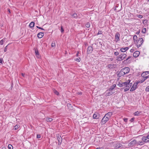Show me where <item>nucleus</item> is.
<instances>
[{
    "instance_id": "obj_52",
    "label": "nucleus",
    "mask_w": 149,
    "mask_h": 149,
    "mask_svg": "<svg viewBox=\"0 0 149 149\" xmlns=\"http://www.w3.org/2000/svg\"><path fill=\"white\" fill-rule=\"evenodd\" d=\"M3 59L1 58H0V63H2Z\"/></svg>"
},
{
    "instance_id": "obj_58",
    "label": "nucleus",
    "mask_w": 149,
    "mask_h": 149,
    "mask_svg": "<svg viewBox=\"0 0 149 149\" xmlns=\"http://www.w3.org/2000/svg\"><path fill=\"white\" fill-rule=\"evenodd\" d=\"M96 149H103L102 148H97Z\"/></svg>"
},
{
    "instance_id": "obj_38",
    "label": "nucleus",
    "mask_w": 149,
    "mask_h": 149,
    "mask_svg": "<svg viewBox=\"0 0 149 149\" xmlns=\"http://www.w3.org/2000/svg\"><path fill=\"white\" fill-rule=\"evenodd\" d=\"M120 34L118 33H117L115 35V37H119Z\"/></svg>"
},
{
    "instance_id": "obj_48",
    "label": "nucleus",
    "mask_w": 149,
    "mask_h": 149,
    "mask_svg": "<svg viewBox=\"0 0 149 149\" xmlns=\"http://www.w3.org/2000/svg\"><path fill=\"white\" fill-rule=\"evenodd\" d=\"M77 94L79 95H81L82 94V93L81 92H77Z\"/></svg>"
},
{
    "instance_id": "obj_49",
    "label": "nucleus",
    "mask_w": 149,
    "mask_h": 149,
    "mask_svg": "<svg viewBox=\"0 0 149 149\" xmlns=\"http://www.w3.org/2000/svg\"><path fill=\"white\" fill-rule=\"evenodd\" d=\"M138 17L139 18H141L143 17V16L141 15H138Z\"/></svg>"
},
{
    "instance_id": "obj_51",
    "label": "nucleus",
    "mask_w": 149,
    "mask_h": 149,
    "mask_svg": "<svg viewBox=\"0 0 149 149\" xmlns=\"http://www.w3.org/2000/svg\"><path fill=\"white\" fill-rule=\"evenodd\" d=\"M7 46H6L4 48V52H6L7 51Z\"/></svg>"
},
{
    "instance_id": "obj_9",
    "label": "nucleus",
    "mask_w": 149,
    "mask_h": 149,
    "mask_svg": "<svg viewBox=\"0 0 149 149\" xmlns=\"http://www.w3.org/2000/svg\"><path fill=\"white\" fill-rule=\"evenodd\" d=\"M93 51V49L91 46H89L87 48V53L88 54L91 53Z\"/></svg>"
},
{
    "instance_id": "obj_15",
    "label": "nucleus",
    "mask_w": 149,
    "mask_h": 149,
    "mask_svg": "<svg viewBox=\"0 0 149 149\" xmlns=\"http://www.w3.org/2000/svg\"><path fill=\"white\" fill-rule=\"evenodd\" d=\"M130 79H128L127 81L126 82H125L123 83V86H128V84L130 82Z\"/></svg>"
},
{
    "instance_id": "obj_45",
    "label": "nucleus",
    "mask_w": 149,
    "mask_h": 149,
    "mask_svg": "<svg viewBox=\"0 0 149 149\" xmlns=\"http://www.w3.org/2000/svg\"><path fill=\"white\" fill-rule=\"evenodd\" d=\"M119 53L118 52H114V55L116 56H117L119 55Z\"/></svg>"
},
{
    "instance_id": "obj_47",
    "label": "nucleus",
    "mask_w": 149,
    "mask_h": 149,
    "mask_svg": "<svg viewBox=\"0 0 149 149\" xmlns=\"http://www.w3.org/2000/svg\"><path fill=\"white\" fill-rule=\"evenodd\" d=\"M54 93L57 95H58L59 94L58 92L56 90L54 91Z\"/></svg>"
},
{
    "instance_id": "obj_36",
    "label": "nucleus",
    "mask_w": 149,
    "mask_h": 149,
    "mask_svg": "<svg viewBox=\"0 0 149 149\" xmlns=\"http://www.w3.org/2000/svg\"><path fill=\"white\" fill-rule=\"evenodd\" d=\"M120 87H122L124 86H123V83H119V84L118 85Z\"/></svg>"
},
{
    "instance_id": "obj_34",
    "label": "nucleus",
    "mask_w": 149,
    "mask_h": 149,
    "mask_svg": "<svg viewBox=\"0 0 149 149\" xmlns=\"http://www.w3.org/2000/svg\"><path fill=\"white\" fill-rule=\"evenodd\" d=\"M55 42H52L51 44V47H55Z\"/></svg>"
},
{
    "instance_id": "obj_64",
    "label": "nucleus",
    "mask_w": 149,
    "mask_h": 149,
    "mask_svg": "<svg viewBox=\"0 0 149 149\" xmlns=\"http://www.w3.org/2000/svg\"><path fill=\"white\" fill-rule=\"evenodd\" d=\"M110 59L111 60V61H112L113 59V58H110Z\"/></svg>"
},
{
    "instance_id": "obj_18",
    "label": "nucleus",
    "mask_w": 149,
    "mask_h": 149,
    "mask_svg": "<svg viewBox=\"0 0 149 149\" xmlns=\"http://www.w3.org/2000/svg\"><path fill=\"white\" fill-rule=\"evenodd\" d=\"M115 65L114 64H109L107 66L108 68L110 69H113L115 68Z\"/></svg>"
},
{
    "instance_id": "obj_3",
    "label": "nucleus",
    "mask_w": 149,
    "mask_h": 149,
    "mask_svg": "<svg viewBox=\"0 0 149 149\" xmlns=\"http://www.w3.org/2000/svg\"><path fill=\"white\" fill-rule=\"evenodd\" d=\"M127 55L125 54H121L117 57V60L118 61H121L125 59Z\"/></svg>"
},
{
    "instance_id": "obj_8",
    "label": "nucleus",
    "mask_w": 149,
    "mask_h": 149,
    "mask_svg": "<svg viewBox=\"0 0 149 149\" xmlns=\"http://www.w3.org/2000/svg\"><path fill=\"white\" fill-rule=\"evenodd\" d=\"M109 119L107 118L105 116H104V117L102 118V123L103 124H104L106 123Z\"/></svg>"
},
{
    "instance_id": "obj_2",
    "label": "nucleus",
    "mask_w": 149,
    "mask_h": 149,
    "mask_svg": "<svg viewBox=\"0 0 149 149\" xmlns=\"http://www.w3.org/2000/svg\"><path fill=\"white\" fill-rule=\"evenodd\" d=\"M141 76L144 78L143 81L148 77L149 76V72L146 71L142 73L141 74Z\"/></svg>"
},
{
    "instance_id": "obj_41",
    "label": "nucleus",
    "mask_w": 149,
    "mask_h": 149,
    "mask_svg": "<svg viewBox=\"0 0 149 149\" xmlns=\"http://www.w3.org/2000/svg\"><path fill=\"white\" fill-rule=\"evenodd\" d=\"M145 137H146L147 139V140L149 142V134L147 136H145Z\"/></svg>"
},
{
    "instance_id": "obj_28",
    "label": "nucleus",
    "mask_w": 149,
    "mask_h": 149,
    "mask_svg": "<svg viewBox=\"0 0 149 149\" xmlns=\"http://www.w3.org/2000/svg\"><path fill=\"white\" fill-rule=\"evenodd\" d=\"M130 88L129 87H128V86H126V88H125L124 89V91L125 92L129 90V89Z\"/></svg>"
},
{
    "instance_id": "obj_54",
    "label": "nucleus",
    "mask_w": 149,
    "mask_h": 149,
    "mask_svg": "<svg viewBox=\"0 0 149 149\" xmlns=\"http://www.w3.org/2000/svg\"><path fill=\"white\" fill-rule=\"evenodd\" d=\"M134 51V50L133 49H131L130 50V52H131L132 53Z\"/></svg>"
},
{
    "instance_id": "obj_42",
    "label": "nucleus",
    "mask_w": 149,
    "mask_h": 149,
    "mask_svg": "<svg viewBox=\"0 0 149 149\" xmlns=\"http://www.w3.org/2000/svg\"><path fill=\"white\" fill-rule=\"evenodd\" d=\"M75 60L78 62H79L81 60V59L80 58H76Z\"/></svg>"
},
{
    "instance_id": "obj_4",
    "label": "nucleus",
    "mask_w": 149,
    "mask_h": 149,
    "mask_svg": "<svg viewBox=\"0 0 149 149\" xmlns=\"http://www.w3.org/2000/svg\"><path fill=\"white\" fill-rule=\"evenodd\" d=\"M141 138H142L141 135L139 136L136 137V138L137 139V145L142 146L144 144H141V143H142V142H141V143H140L141 142L143 141V140H142L140 139Z\"/></svg>"
},
{
    "instance_id": "obj_22",
    "label": "nucleus",
    "mask_w": 149,
    "mask_h": 149,
    "mask_svg": "<svg viewBox=\"0 0 149 149\" xmlns=\"http://www.w3.org/2000/svg\"><path fill=\"white\" fill-rule=\"evenodd\" d=\"M141 112L140 111H137L134 113V114L135 116H138L140 115V113Z\"/></svg>"
},
{
    "instance_id": "obj_57",
    "label": "nucleus",
    "mask_w": 149,
    "mask_h": 149,
    "mask_svg": "<svg viewBox=\"0 0 149 149\" xmlns=\"http://www.w3.org/2000/svg\"><path fill=\"white\" fill-rule=\"evenodd\" d=\"M8 10L9 13H10V10L9 8L8 9Z\"/></svg>"
},
{
    "instance_id": "obj_61",
    "label": "nucleus",
    "mask_w": 149,
    "mask_h": 149,
    "mask_svg": "<svg viewBox=\"0 0 149 149\" xmlns=\"http://www.w3.org/2000/svg\"><path fill=\"white\" fill-rule=\"evenodd\" d=\"M99 44L101 45H102V42H99Z\"/></svg>"
},
{
    "instance_id": "obj_37",
    "label": "nucleus",
    "mask_w": 149,
    "mask_h": 149,
    "mask_svg": "<svg viewBox=\"0 0 149 149\" xmlns=\"http://www.w3.org/2000/svg\"><path fill=\"white\" fill-rule=\"evenodd\" d=\"M145 91L147 92H149V86L146 88Z\"/></svg>"
},
{
    "instance_id": "obj_20",
    "label": "nucleus",
    "mask_w": 149,
    "mask_h": 149,
    "mask_svg": "<svg viewBox=\"0 0 149 149\" xmlns=\"http://www.w3.org/2000/svg\"><path fill=\"white\" fill-rule=\"evenodd\" d=\"M122 71V69H121L118 74V76L120 77H121L125 75V74H124V73Z\"/></svg>"
},
{
    "instance_id": "obj_14",
    "label": "nucleus",
    "mask_w": 149,
    "mask_h": 149,
    "mask_svg": "<svg viewBox=\"0 0 149 149\" xmlns=\"http://www.w3.org/2000/svg\"><path fill=\"white\" fill-rule=\"evenodd\" d=\"M112 115V113L111 112H109L107 113L104 116L107 118H108V119H109L111 116Z\"/></svg>"
},
{
    "instance_id": "obj_19",
    "label": "nucleus",
    "mask_w": 149,
    "mask_h": 149,
    "mask_svg": "<svg viewBox=\"0 0 149 149\" xmlns=\"http://www.w3.org/2000/svg\"><path fill=\"white\" fill-rule=\"evenodd\" d=\"M35 53L36 57L38 58H39L40 57L39 53L37 49H35Z\"/></svg>"
},
{
    "instance_id": "obj_46",
    "label": "nucleus",
    "mask_w": 149,
    "mask_h": 149,
    "mask_svg": "<svg viewBox=\"0 0 149 149\" xmlns=\"http://www.w3.org/2000/svg\"><path fill=\"white\" fill-rule=\"evenodd\" d=\"M61 32H63L64 31V30L62 26L61 27Z\"/></svg>"
},
{
    "instance_id": "obj_35",
    "label": "nucleus",
    "mask_w": 149,
    "mask_h": 149,
    "mask_svg": "<svg viewBox=\"0 0 149 149\" xmlns=\"http://www.w3.org/2000/svg\"><path fill=\"white\" fill-rule=\"evenodd\" d=\"M18 128V125H16L14 127V130H16Z\"/></svg>"
},
{
    "instance_id": "obj_26",
    "label": "nucleus",
    "mask_w": 149,
    "mask_h": 149,
    "mask_svg": "<svg viewBox=\"0 0 149 149\" xmlns=\"http://www.w3.org/2000/svg\"><path fill=\"white\" fill-rule=\"evenodd\" d=\"M46 120L47 122H50L53 120V119L51 118H46Z\"/></svg>"
},
{
    "instance_id": "obj_5",
    "label": "nucleus",
    "mask_w": 149,
    "mask_h": 149,
    "mask_svg": "<svg viewBox=\"0 0 149 149\" xmlns=\"http://www.w3.org/2000/svg\"><path fill=\"white\" fill-rule=\"evenodd\" d=\"M142 138H140V139L142 140H143V141L141 142L140 143L142 142L141 143V144H145V143L148 142V141L147 140L146 138L145 137V136H143V135H141Z\"/></svg>"
},
{
    "instance_id": "obj_32",
    "label": "nucleus",
    "mask_w": 149,
    "mask_h": 149,
    "mask_svg": "<svg viewBox=\"0 0 149 149\" xmlns=\"http://www.w3.org/2000/svg\"><path fill=\"white\" fill-rule=\"evenodd\" d=\"M133 58V57L132 56H129L124 61H128L129 59H131V58Z\"/></svg>"
},
{
    "instance_id": "obj_39",
    "label": "nucleus",
    "mask_w": 149,
    "mask_h": 149,
    "mask_svg": "<svg viewBox=\"0 0 149 149\" xmlns=\"http://www.w3.org/2000/svg\"><path fill=\"white\" fill-rule=\"evenodd\" d=\"M132 83H129L128 84V87H129L130 88L131 86H132Z\"/></svg>"
},
{
    "instance_id": "obj_62",
    "label": "nucleus",
    "mask_w": 149,
    "mask_h": 149,
    "mask_svg": "<svg viewBox=\"0 0 149 149\" xmlns=\"http://www.w3.org/2000/svg\"><path fill=\"white\" fill-rule=\"evenodd\" d=\"M78 54H79V52H78L77 53V54H76V55H77V56H78Z\"/></svg>"
},
{
    "instance_id": "obj_11",
    "label": "nucleus",
    "mask_w": 149,
    "mask_h": 149,
    "mask_svg": "<svg viewBox=\"0 0 149 149\" xmlns=\"http://www.w3.org/2000/svg\"><path fill=\"white\" fill-rule=\"evenodd\" d=\"M137 84H135V83H134L133 84V85L132 86V87L131 88L130 90V91H133L135 90L136 88V86Z\"/></svg>"
},
{
    "instance_id": "obj_1",
    "label": "nucleus",
    "mask_w": 149,
    "mask_h": 149,
    "mask_svg": "<svg viewBox=\"0 0 149 149\" xmlns=\"http://www.w3.org/2000/svg\"><path fill=\"white\" fill-rule=\"evenodd\" d=\"M135 43L137 47H139L142 44L143 40L142 38H133Z\"/></svg>"
},
{
    "instance_id": "obj_24",
    "label": "nucleus",
    "mask_w": 149,
    "mask_h": 149,
    "mask_svg": "<svg viewBox=\"0 0 149 149\" xmlns=\"http://www.w3.org/2000/svg\"><path fill=\"white\" fill-rule=\"evenodd\" d=\"M98 113H95L93 116V118L94 119H97L98 117L97 116Z\"/></svg>"
},
{
    "instance_id": "obj_6",
    "label": "nucleus",
    "mask_w": 149,
    "mask_h": 149,
    "mask_svg": "<svg viewBox=\"0 0 149 149\" xmlns=\"http://www.w3.org/2000/svg\"><path fill=\"white\" fill-rule=\"evenodd\" d=\"M130 68L128 67H126L122 69V71L124 72V74H127L130 71Z\"/></svg>"
},
{
    "instance_id": "obj_25",
    "label": "nucleus",
    "mask_w": 149,
    "mask_h": 149,
    "mask_svg": "<svg viewBox=\"0 0 149 149\" xmlns=\"http://www.w3.org/2000/svg\"><path fill=\"white\" fill-rule=\"evenodd\" d=\"M74 18H77L78 17V16L77 14L75 13H74L73 14L71 15Z\"/></svg>"
},
{
    "instance_id": "obj_27",
    "label": "nucleus",
    "mask_w": 149,
    "mask_h": 149,
    "mask_svg": "<svg viewBox=\"0 0 149 149\" xmlns=\"http://www.w3.org/2000/svg\"><path fill=\"white\" fill-rule=\"evenodd\" d=\"M5 41V39L3 38L0 41V45H2L3 44L4 42Z\"/></svg>"
},
{
    "instance_id": "obj_40",
    "label": "nucleus",
    "mask_w": 149,
    "mask_h": 149,
    "mask_svg": "<svg viewBox=\"0 0 149 149\" xmlns=\"http://www.w3.org/2000/svg\"><path fill=\"white\" fill-rule=\"evenodd\" d=\"M146 28H144L142 30V32L143 33H144L146 32Z\"/></svg>"
},
{
    "instance_id": "obj_60",
    "label": "nucleus",
    "mask_w": 149,
    "mask_h": 149,
    "mask_svg": "<svg viewBox=\"0 0 149 149\" xmlns=\"http://www.w3.org/2000/svg\"><path fill=\"white\" fill-rule=\"evenodd\" d=\"M22 75V76L23 77H24L25 74H23V73H22L21 74Z\"/></svg>"
},
{
    "instance_id": "obj_44",
    "label": "nucleus",
    "mask_w": 149,
    "mask_h": 149,
    "mask_svg": "<svg viewBox=\"0 0 149 149\" xmlns=\"http://www.w3.org/2000/svg\"><path fill=\"white\" fill-rule=\"evenodd\" d=\"M102 33V31H99L98 33H97V35L101 34Z\"/></svg>"
},
{
    "instance_id": "obj_33",
    "label": "nucleus",
    "mask_w": 149,
    "mask_h": 149,
    "mask_svg": "<svg viewBox=\"0 0 149 149\" xmlns=\"http://www.w3.org/2000/svg\"><path fill=\"white\" fill-rule=\"evenodd\" d=\"M90 24L89 23H87L86 24V26L87 28H89L90 27Z\"/></svg>"
},
{
    "instance_id": "obj_29",
    "label": "nucleus",
    "mask_w": 149,
    "mask_h": 149,
    "mask_svg": "<svg viewBox=\"0 0 149 149\" xmlns=\"http://www.w3.org/2000/svg\"><path fill=\"white\" fill-rule=\"evenodd\" d=\"M126 38H122V41H123V42L125 43L126 42H128L129 41V40H127V39H125Z\"/></svg>"
},
{
    "instance_id": "obj_30",
    "label": "nucleus",
    "mask_w": 149,
    "mask_h": 149,
    "mask_svg": "<svg viewBox=\"0 0 149 149\" xmlns=\"http://www.w3.org/2000/svg\"><path fill=\"white\" fill-rule=\"evenodd\" d=\"M8 149H13V147L10 144H9L8 146Z\"/></svg>"
},
{
    "instance_id": "obj_59",
    "label": "nucleus",
    "mask_w": 149,
    "mask_h": 149,
    "mask_svg": "<svg viewBox=\"0 0 149 149\" xmlns=\"http://www.w3.org/2000/svg\"><path fill=\"white\" fill-rule=\"evenodd\" d=\"M2 149H6V148L5 147H2Z\"/></svg>"
},
{
    "instance_id": "obj_21",
    "label": "nucleus",
    "mask_w": 149,
    "mask_h": 149,
    "mask_svg": "<svg viewBox=\"0 0 149 149\" xmlns=\"http://www.w3.org/2000/svg\"><path fill=\"white\" fill-rule=\"evenodd\" d=\"M44 35V33L43 32H40L38 34L37 37H42Z\"/></svg>"
},
{
    "instance_id": "obj_16",
    "label": "nucleus",
    "mask_w": 149,
    "mask_h": 149,
    "mask_svg": "<svg viewBox=\"0 0 149 149\" xmlns=\"http://www.w3.org/2000/svg\"><path fill=\"white\" fill-rule=\"evenodd\" d=\"M108 90H107L106 91V94L105 96H110L112 94H113V92H112L111 91L110 92H107V91Z\"/></svg>"
},
{
    "instance_id": "obj_50",
    "label": "nucleus",
    "mask_w": 149,
    "mask_h": 149,
    "mask_svg": "<svg viewBox=\"0 0 149 149\" xmlns=\"http://www.w3.org/2000/svg\"><path fill=\"white\" fill-rule=\"evenodd\" d=\"M60 138L58 137V141L59 142L58 144V145H60V144L61 143V142H60V140H60Z\"/></svg>"
},
{
    "instance_id": "obj_7",
    "label": "nucleus",
    "mask_w": 149,
    "mask_h": 149,
    "mask_svg": "<svg viewBox=\"0 0 149 149\" xmlns=\"http://www.w3.org/2000/svg\"><path fill=\"white\" fill-rule=\"evenodd\" d=\"M130 144L132 146L136 145H137V139H136L133 140L130 143Z\"/></svg>"
},
{
    "instance_id": "obj_53",
    "label": "nucleus",
    "mask_w": 149,
    "mask_h": 149,
    "mask_svg": "<svg viewBox=\"0 0 149 149\" xmlns=\"http://www.w3.org/2000/svg\"><path fill=\"white\" fill-rule=\"evenodd\" d=\"M134 118H132L130 120V121L131 122H132L134 120Z\"/></svg>"
},
{
    "instance_id": "obj_13",
    "label": "nucleus",
    "mask_w": 149,
    "mask_h": 149,
    "mask_svg": "<svg viewBox=\"0 0 149 149\" xmlns=\"http://www.w3.org/2000/svg\"><path fill=\"white\" fill-rule=\"evenodd\" d=\"M129 48V47H126L125 48H122L120 49V51L123 52H125Z\"/></svg>"
},
{
    "instance_id": "obj_43",
    "label": "nucleus",
    "mask_w": 149,
    "mask_h": 149,
    "mask_svg": "<svg viewBox=\"0 0 149 149\" xmlns=\"http://www.w3.org/2000/svg\"><path fill=\"white\" fill-rule=\"evenodd\" d=\"M41 137V135L40 134H38L36 136V138L37 139L40 138Z\"/></svg>"
},
{
    "instance_id": "obj_56",
    "label": "nucleus",
    "mask_w": 149,
    "mask_h": 149,
    "mask_svg": "<svg viewBox=\"0 0 149 149\" xmlns=\"http://www.w3.org/2000/svg\"><path fill=\"white\" fill-rule=\"evenodd\" d=\"M36 27H37V28H38V29H42V30H44V29H43L42 28H41V27H39V26H36Z\"/></svg>"
},
{
    "instance_id": "obj_55",
    "label": "nucleus",
    "mask_w": 149,
    "mask_h": 149,
    "mask_svg": "<svg viewBox=\"0 0 149 149\" xmlns=\"http://www.w3.org/2000/svg\"><path fill=\"white\" fill-rule=\"evenodd\" d=\"M128 119L127 118H124V121L125 122H127V121Z\"/></svg>"
},
{
    "instance_id": "obj_63",
    "label": "nucleus",
    "mask_w": 149,
    "mask_h": 149,
    "mask_svg": "<svg viewBox=\"0 0 149 149\" xmlns=\"http://www.w3.org/2000/svg\"><path fill=\"white\" fill-rule=\"evenodd\" d=\"M137 37V36H136V35L134 36H133V37L134 38V37Z\"/></svg>"
},
{
    "instance_id": "obj_10",
    "label": "nucleus",
    "mask_w": 149,
    "mask_h": 149,
    "mask_svg": "<svg viewBox=\"0 0 149 149\" xmlns=\"http://www.w3.org/2000/svg\"><path fill=\"white\" fill-rule=\"evenodd\" d=\"M122 146V145L120 143H117L115 144L114 145L115 148L116 149H119Z\"/></svg>"
},
{
    "instance_id": "obj_12",
    "label": "nucleus",
    "mask_w": 149,
    "mask_h": 149,
    "mask_svg": "<svg viewBox=\"0 0 149 149\" xmlns=\"http://www.w3.org/2000/svg\"><path fill=\"white\" fill-rule=\"evenodd\" d=\"M140 54V52L139 51H136L133 54V56L135 57H138Z\"/></svg>"
},
{
    "instance_id": "obj_17",
    "label": "nucleus",
    "mask_w": 149,
    "mask_h": 149,
    "mask_svg": "<svg viewBox=\"0 0 149 149\" xmlns=\"http://www.w3.org/2000/svg\"><path fill=\"white\" fill-rule=\"evenodd\" d=\"M116 85L115 84L113 85L112 86H110L108 90L109 91L112 90L116 87Z\"/></svg>"
},
{
    "instance_id": "obj_31",
    "label": "nucleus",
    "mask_w": 149,
    "mask_h": 149,
    "mask_svg": "<svg viewBox=\"0 0 149 149\" xmlns=\"http://www.w3.org/2000/svg\"><path fill=\"white\" fill-rule=\"evenodd\" d=\"M68 107H69L70 109L72 110V107L71 106V104H68L67 105Z\"/></svg>"
},
{
    "instance_id": "obj_23",
    "label": "nucleus",
    "mask_w": 149,
    "mask_h": 149,
    "mask_svg": "<svg viewBox=\"0 0 149 149\" xmlns=\"http://www.w3.org/2000/svg\"><path fill=\"white\" fill-rule=\"evenodd\" d=\"M35 25V23L34 22H31L29 25V26L31 28L33 27Z\"/></svg>"
}]
</instances>
